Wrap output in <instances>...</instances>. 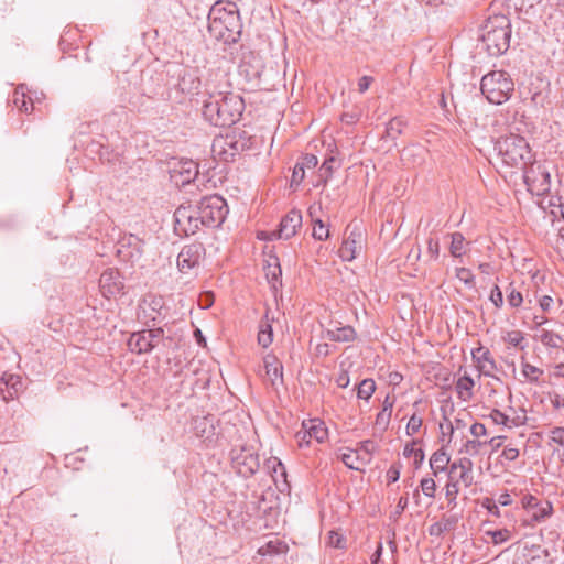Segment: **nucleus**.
Returning a JSON list of instances; mask_svg holds the SVG:
<instances>
[{
	"label": "nucleus",
	"mask_w": 564,
	"mask_h": 564,
	"mask_svg": "<svg viewBox=\"0 0 564 564\" xmlns=\"http://www.w3.org/2000/svg\"><path fill=\"white\" fill-rule=\"evenodd\" d=\"M455 275L467 288H469V289L475 288V275L473 274L470 269L464 268V267L456 268Z\"/></svg>",
	"instance_id": "nucleus-38"
},
{
	"label": "nucleus",
	"mask_w": 564,
	"mask_h": 564,
	"mask_svg": "<svg viewBox=\"0 0 564 564\" xmlns=\"http://www.w3.org/2000/svg\"><path fill=\"white\" fill-rule=\"evenodd\" d=\"M268 467L269 468H272V471H273V479L274 481H276L278 479V475L282 478H285L286 477V471H285V467L283 466V464L278 459V458H271L268 460Z\"/></svg>",
	"instance_id": "nucleus-47"
},
{
	"label": "nucleus",
	"mask_w": 564,
	"mask_h": 564,
	"mask_svg": "<svg viewBox=\"0 0 564 564\" xmlns=\"http://www.w3.org/2000/svg\"><path fill=\"white\" fill-rule=\"evenodd\" d=\"M460 480L448 478V481L445 486V498L447 500V506L451 509H454L457 506V496L459 494L458 484Z\"/></svg>",
	"instance_id": "nucleus-34"
},
{
	"label": "nucleus",
	"mask_w": 564,
	"mask_h": 564,
	"mask_svg": "<svg viewBox=\"0 0 564 564\" xmlns=\"http://www.w3.org/2000/svg\"><path fill=\"white\" fill-rule=\"evenodd\" d=\"M341 462L350 469L361 470L365 465L360 460H356V449H350L341 455Z\"/></svg>",
	"instance_id": "nucleus-43"
},
{
	"label": "nucleus",
	"mask_w": 564,
	"mask_h": 564,
	"mask_svg": "<svg viewBox=\"0 0 564 564\" xmlns=\"http://www.w3.org/2000/svg\"><path fill=\"white\" fill-rule=\"evenodd\" d=\"M552 513V503L547 500H540L538 506L534 509H532V511L529 514L531 517V521L542 522L545 519L550 518Z\"/></svg>",
	"instance_id": "nucleus-31"
},
{
	"label": "nucleus",
	"mask_w": 564,
	"mask_h": 564,
	"mask_svg": "<svg viewBox=\"0 0 564 564\" xmlns=\"http://www.w3.org/2000/svg\"><path fill=\"white\" fill-rule=\"evenodd\" d=\"M242 24L235 3L221 7L217 2L208 15V32L210 36L226 44L236 43L241 35Z\"/></svg>",
	"instance_id": "nucleus-2"
},
{
	"label": "nucleus",
	"mask_w": 564,
	"mask_h": 564,
	"mask_svg": "<svg viewBox=\"0 0 564 564\" xmlns=\"http://www.w3.org/2000/svg\"><path fill=\"white\" fill-rule=\"evenodd\" d=\"M265 380L274 390L283 384V365L274 355H267L263 358Z\"/></svg>",
	"instance_id": "nucleus-16"
},
{
	"label": "nucleus",
	"mask_w": 564,
	"mask_h": 564,
	"mask_svg": "<svg viewBox=\"0 0 564 564\" xmlns=\"http://www.w3.org/2000/svg\"><path fill=\"white\" fill-rule=\"evenodd\" d=\"M480 42L490 56H500L510 46L511 25L506 15H494L481 26Z\"/></svg>",
	"instance_id": "nucleus-3"
},
{
	"label": "nucleus",
	"mask_w": 564,
	"mask_h": 564,
	"mask_svg": "<svg viewBox=\"0 0 564 564\" xmlns=\"http://www.w3.org/2000/svg\"><path fill=\"white\" fill-rule=\"evenodd\" d=\"M492 538V542L495 544H500L506 542L510 538V532L507 529L497 530L490 533Z\"/></svg>",
	"instance_id": "nucleus-58"
},
{
	"label": "nucleus",
	"mask_w": 564,
	"mask_h": 564,
	"mask_svg": "<svg viewBox=\"0 0 564 564\" xmlns=\"http://www.w3.org/2000/svg\"><path fill=\"white\" fill-rule=\"evenodd\" d=\"M403 122L398 119H391L386 128V134L388 138L394 140L402 133Z\"/></svg>",
	"instance_id": "nucleus-40"
},
{
	"label": "nucleus",
	"mask_w": 564,
	"mask_h": 564,
	"mask_svg": "<svg viewBox=\"0 0 564 564\" xmlns=\"http://www.w3.org/2000/svg\"><path fill=\"white\" fill-rule=\"evenodd\" d=\"M302 226V214L300 210H290L280 221L279 230L276 232L280 239H290L296 234V230Z\"/></svg>",
	"instance_id": "nucleus-17"
},
{
	"label": "nucleus",
	"mask_w": 564,
	"mask_h": 564,
	"mask_svg": "<svg viewBox=\"0 0 564 564\" xmlns=\"http://www.w3.org/2000/svg\"><path fill=\"white\" fill-rule=\"evenodd\" d=\"M123 280L116 269H107L99 279V288L107 299L120 294L123 290Z\"/></svg>",
	"instance_id": "nucleus-13"
},
{
	"label": "nucleus",
	"mask_w": 564,
	"mask_h": 564,
	"mask_svg": "<svg viewBox=\"0 0 564 564\" xmlns=\"http://www.w3.org/2000/svg\"><path fill=\"white\" fill-rule=\"evenodd\" d=\"M373 80L375 79L371 76L365 75V76L360 77L358 80V91L360 94L366 93L369 89L370 85L373 83Z\"/></svg>",
	"instance_id": "nucleus-62"
},
{
	"label": "nucleus",
	"mask_w": 564,
	"mask_h": 564,
	"mask_svg": "<svg viewBox=\"0 0 564 564\" xmlns=\"http://www.w3.org/2000/svg\"><path fill=\"white\" fill-rule=\"evenodd\" d=\"M490 301L494 303V305L497 308H500L503 304V295L498 285H495V288L491 290L490 293Z\"/></svg>",
	"instance_id": "nucleus-56"
},
{
	"label": "nucleus",
	"mask_w": 564,
	"mask_h": 564,
	"mask_svg": "<svg viewBox=\"0 0 564 564\" xmlns=\"http://www.w3.org/2000/svg\"><path fill=\"white\" fill-rule=\"evenodd\" d=\"M425 256L427 261H435L440 257V242L437 239L429 238Z\"/></svg>",
	"instance_id": "nucleus-45"
},
{
	"label": "nucleus",
	"mask_w": 564,
	"mask_h": 564,
	"mask_svg": "<svg viewBox=\"0 0 564 564\" xmlns=\"http://www.w3.org/2000/svg\"><path fill=\"white\" fill-rule=\"evenodd\" d=\"M448 478L460 480V482L466 487H470L474 482L473 476V462L463 457L449 465Z\"/></svg>",
	"instance_id": "nucleus-14"
},
{
	"label": "nucleus",
	"mask_w": 564,
	"mask_h": 564,
	"mask_svg": "<svg viewBox=\"0 0 564 564\" xmlns=\"http://www.w3.org/2000/svg\"><path fill=\"white\" fill-rule=\"evenodd\" d=\"M376 391V383L372 379H364L357 387V397L369 400Z\"/></svg>",
	"instance_id": "nucleus-36"
},
{
	"label": "nucleus",
	"mask_w": 564,
	"mask_h": 564,
	"mask_svg": "<svg viewBox=\"0 0 564 564\" xmlns=\"http://www.w3.org/2000/svg\"><path fill=\"white\" fill-rule=\"evenodd\" d=\"M473 359L477 362L479 370L487 377L497 370V365L489 349L480 346L471 351Z\"/></svg>",
	"instance_id": "nucleus-21"
},
{
	"label": "nucleus",
	"mask_w": 564,
	"mask_h": 564,
	"mask_svg": "<svg viewBox=\"0 0 564 564\" xmlns=\"http://www.w3.org/2000/svg\"><path fill=\"white\" fill-rule=\"evenodd\" d=\"M550 437L552 442L564 447V427L556 426L551 430Z\"/></svg>",
	"instance_id": "nucleus-55"
},
{
	"label": "nucleus",
	"mask_w": 564,
	"mask_h": 564,
	"mask_svg": "<svg viewBox=\"0 0 564 564\" xmlns=\"http://www.w3.org/2000/svg\"><path fill=\"white\" fill-rule=\"evenodd\" d=\"M197 164L192 160L181 161L171 170V178L176 185H186L196 178Z\"/></svg>",
	"instance_id": "nucleus-15"
},
{
	"label": "nucleus",
	"mask_w": 564,
	"mask_h": 564,
	"mask_svg": "<svg viewBox=\"0 0 564 564\" xmlns=\"http://www.w3.org/2000/svg\"><path fill=\"white\" fill-rule=\"evenodd\" d=\"M120 243L121 247L118 249L119 256L124 259H129L132 262L141 258L143 253V241H141L137 236L130 235L129 237L123 238Z\"/></svg>",
	"instance_id": "nucleus-19"
},
{
	"label": "nucleus",
	"mask_w": 564,
	"mask_h": 564,
	"mask_svg": "<svg viewBox=\"0 0 564 564\" xmlns=\"http://www.w3.org/2000/svg\"><path fill=\"white\" fill-rule=\"evenodd\" d=\"M495 150L502 162L510 167L522 170L534 160L529 143L518 134L511 133L499 138L495 143Z\"/></svg>",
	"instance_id": "nucleus-4"
},
{
	"label": "nucleus",
	"mask_w": 564,
	"mask_h": 564,
	"mask_svg": "<svg viewBox=\"0 0 564 564\" xmlns=\"http://www.w3.org/2000/svg\"><path fill=\"white\" fill-rule=\"evenodd\" d=\"M335 162V159L334 158H329L327 160H325L319 169L321 171V176L322 177H325V180H327L328 177H330L332 173H333V163Z\"/></svg>",
	"instance_id": "nucleus-61"
},
{
	"label": "nucleus",
	"mask_w": 564,
	"mask_h": 564,
	"mask_svg": "<svg viewBox=\"0 0 564 564\" xmlns=\"http://www.w3.org/2000/svg\"><path fill=\"white\" fill-rule=\"evenodd\" d=\"M469 242L466 241L462 232L451 234L449 253L454 258H462L468 251Z\"/></svg>",
	"instance_id": "nucleus-29"
},
{
	"label": "nucleus",
	"mask_w": 564,
	"mask_h": 564,
	"mask_svg": "<svg viewBox=\"0 0 564 564\" xmlns=\"http://www.w3.org/2000/svg\"><path fill=\"white\" fill-rule=\"evenodd\" d=\"M232 468L242 477L249 478L259 469V457L251 448L240 447L231 451Z\"/></svg>",
	"instance_id": "nucleus-7"
},
{
	"label": "nucleus",
	"mask_w": 564,
	"mask_h": 564,
	"mask_svg": "<svg viewBox=\"0 0 564 564\" xmlns=\"http://www.w3.org/2000/svg\"><path fill=\"white\" fill-rule=\"evenodd\" d=\"M401 466L398 464H393L387 471V479L389 484L395 482L400 478Z\"/></svg>",
	"instance_id": "nucleus-59"
},
{
	"label": "nucleus",
	"mask_w": 564,
	"mask_h": 564,
	"mask_svg": "<svg viewBox=\"0 0 564 564\" xmlns=\"http://www.w3.org/2000/svg\"><path fill=\"white\" fill-rule=\"evenodd\" d=\"M485 444L486 442H480L478 440H467L460 452H464L470 456H475L479 453L480 447Z\"/></svg>",
	"instance_id": "nucleus-48"
},
{
	"label": "nucleus",
	"mask_w": 564,
	"mask_h": 564,
	"mask_svg": "<svg viewBox=\"0 0 564 564\" xmlns=\"http://www.w3.org/2000/svg\"><path fill=\"white\" fill-rule=\"evenodd\" d=\"M364 234L358 225L349 224L345 231V238L338 250L343 261H352L364 247Z\"/></svg>",
	"instance_id": "nucleus-9"
},
{
	"label": "nucleus",
	"mask_w": 564,
	"mask_h": 564,
	"mask_svg": "<svg viewBox=\"0 0 564 564\" xmlns=\"http://www.w3.org/2000/svg\"><path fill=\"white\" fill-rule=\"evenodd\" d=\"M151 334H145L144 330L131 334L128 339V347L134 354H144L151 351L155 344H151Z\"/></svg>",
	"instance_id": "nucleus-22"
},
{
	"label": "nucleus",
	"mask_w": 564,
	"mask_h": 564,
	"mask_svg": "<svg viewBox=\"0 0 564 564\" xmlns=\"http://www.w3.org/2000/svg\"><path fill=\"white\" fill-rule=\"evenodd\" d=\"M489 417L496 423V424H501V425H505V426H511L510 423L517 425V423L514 422V420H511L508 415H506L505 413H502L500 410L498 409H494L491 411V413L489 414Z\"/></svg>",
	"instance_id": "nucleus-46"
},
{
	"label": "nucleus",
	"mask_w": 564,
	"mask_h": 564,
	"mask_svg": "<svg viewBox=\"0 0 564 564\" xmlns=\"http://www.w3.org/2000/svg\"><path fill=\"white\" fill-rule=\"evenodd\" d=\"M141 308L147 317L151 321H156L162 316V310L164 308L163 299L150 295L143 300Z\"/></svg>",
	"instance_id": "nucleus-24"
},
{
	"label": "nucleus",
	"mask_w": 564,
	"mask_h": 564,
	"mask_svg": "<svg viewBox=\"0 0 564 564\" xmlns=\"http://www.w3.org/2000/svg\"><path fill=\"white\" fill-rule=\"evenodd\" d=\"M542 553L543 551L540 546L532 550L525 547L523 552L517 556L514 564H545V558Z\"/></svg>",
	"instance_id": "nucleus-30"
},
{
	"label": "nucleus",
	"mask_w": 564,
	"mask_h": 564,
	"mask_svg": "<svg viewBox=\"0 0 564 564\" xmlns=\"http://www.w3.org/2000/svg\"><path fill=\"white\" fill-rule=\"evenodd\" d=\"M208 98L203 104L204 118L215 127H230L241 117L243 99L231 91H221L228 84L227 70L221 66L208 68L205 77Z\"/></svg>",
	"instance_id": "nucleus-1"
},
{
	"label": "nucleus",
	"mask_w": 564,
	"mask_h": 564,
	"mask_svg": "<svg viewBox=\"0 0 564 564\" xmlns=\"http://www.w3.org/2000/svg\"><path fill=\"white\" fill-rule=\"evenodd\" d=\"M264 272L268 281L272 284L279 281L282 271L280 268L279 259L276 257H270L264 265Z\"/></svg>",
	"instance_id": "nucleus-32"
},
{
	"label": "nucleus",
	"mask_w": 564,
	"mask_h": 564,
	"mask_svg": "<svg viewBox=\"0 0 564 564\" xmlns=\"http://www.w3.org/2000/svg\"><path fill=\"white\" fill-rule=\"evenodd\" d=\"M474 386L475 381L469 375L465 373L463 377H460L455 386L458 399L464 402L469 401L473 397Z\"/></svg>",
	"instance_id": "nucleus-28"
},
{
	"label": "nucleus",
	"mask_w": 564,
	"mask_h": 564,
	"mask_svg": "<svg viewBox=\"0 0 564 564\" xmlns=\"http://www.w3.org/2000/svg\"><path fill=\"white\" fill-rule=\"evenodd\" d=\"M200 224L206 227H218L225 220L227 203L219 195L203 197L196 206Z\"/></svg>",
	"instance_id": "nucleus-6"
},
{
	"label": "nucleus",
	"mask_w": 564,
	"mask_h": 564,
	"mask_svg": "<svg viewBox=\"0 0 564 564\" xmlns=\"http://www.w3.org/2000/svg\"><path fill=\"white\" fill-rule=\"evenodd\" d=\"M328 236L327 226L321 219H313V237L317 240H326Z\"/></svg>",
	"instance_id": "nucleus-42"
},
{
	"label": "nucleus",
	"mask_w": 564,
	"mask_h": 564,
	"mask_svg": "<svg viewBox=\"0 0 564 564\" xmlns=\"http://www.w3.org/2000/svg\"><path fill=\"white\" fill-rule=\"evenodd\" d=\"M503 340L513 347L520 348L521 350L524 349V346L522 345L524 341V336L520 330L507 332V334L503 336Z\"/></svg>",
	"instance_id": "nucleus-39"
},
{
	"label": "nucleus",
	"mask_w": 564,
	"mask_h": 564,
	"mask_svg": "<svg viewBox=\"0 0 564 564\" xmlns=\"http://www.w3.org/2000/svg\"><path fill=\"white\" fill-rule=\"evenodd\" d=\"M23 389L22 378L18 375L3 373L0 378V395L4 401L13 400Z\"/></svg>",
	"instance_id": "nucleus-18"
},
{
	"label": "nucleus",
	"mask_w": 564,
	"mask_h": 564,
	"mask_svg": "<svg viewBox=\"0 0 564 564\" xmlns=\"http://www.w3.org/2000/svg\"><path fill=\"white\" fill-rule=\"evenodd\" d=\"M541 343L551 348H556L560 346V343L562 341V338L560 335L550 332V330H543L540 336Z\"/></svg>",
	"instance_id": "nucleus-41"
},
{
	"label": "nucleus",
	"mask_w": 564,
	"mask_h": 564,
	"mask_svg": "<svg viewBox=\"0 0 564 564\" xmlns=\"http://www.w3.org/2000/svg\"><path fill=\"white\" fill-rule=\"evenodd\" d=\"M304 176H305V170L302 167V165L296 163L293 169V173H292L291 186L300 185L301 182L304 180Z\"/></svg>",
	"instance_id": "nucleus-54"
},
{
	"label": "nucleus",
	"mask_w": 564,
	"mask_h": 564,
	"mask_svg": "<svg viewBox=\"0 0 564 564\" xmlns=\"http://www.w3.org/2000/svg\"><path fill=\"white\" fill-rule=\"evenodd\" d=\"M440 523L445 532L452 531L456 528L458 523V517L455 514L448 517L444 516Z\"/></svg>",
	"instance_id": "nucleus-53"
},
{
	"label": "nucleus",
	"mask_w": 564,
	"mask_h": 564,
	"mask_svg": "<svg viewBox=\"0 0 564 564\" xmlns=\"http://www.w3.org/2000/svg\"><path fill=\"white\" fill-rule=\"evenodd\" d=\"M378 449V445L372 440H366L359 443L356 448V460H360L361 465L370 464L372 454Z\"/></svg>",
	"instance_id": "nucleus-27"
},
{
	"label": "nucleus",
	"mask_w": 564,
	"mask_h": 564,
	"mask_svg": "<svg viewBox=\"0 0 564 564\" xmlns=\"http://www.w3.org/2000/svg\"><path fill=\"white\" fill-rule=\"evenodd\" d=\"M470 433L475 437H480L487 434V429L482 423H474L470 426Z\"/></svg>",
	"instance_id": "nucleus-64"
},
{
	"label": "nucleus",
	"mask_w": 564,
	"mask_h": 564,
	"mask_svg": "<svg viewBox=\"0 0 564 564\" xmlns=\"http://www.w3.org/2000/svg\"><path fill=\"white\" fill-rule=\"evenodd\" d=\"M214 301H215L214 293L205 292V293L200 294V296L198 299V305L202 308L206 310V308H209L214 304Z\"/></svg>",
	"instance_id": "nucleus-57"
},
{
	"label": "nucleus",
	"mask_w": 564,
	"mask_h": 564,
	"mask_svg": "<svg viewBox=\"0 0 564 564\" xmlns=\"http://www.w3.org/2000/svg\"><path fill=\"white\" fill-rule=\"evenodd\" d=\"M422 419L416 415V414H413L410 419H409V422L406 424V434L408 435H414L415 433L419 432L420 427L422 426Z\"/></svg>",
	"instance_id": "nucleus-50"
},
{
	"label": "nucleus",
	"mask_w": 564,
	"mask_h": 564,
	"mask_svg": "<svg viewBox=\"0 0 564 564\" xmlns=\"http://www.w3.org/2000/svg\"><path fill=\"white\" fill-rule=\"evenodd\" d=\"M523 182L532 194H543L550 187V174L540 164L532 163L522 169Z\"/></svg>",
	"instance_id": "nucleus-8"
},
{
	"label": "nucleus",
	"mask_w": 564,
	"mask_h": 564,
	"mask_svg": "<svg viewBox=\"0 0 564 564\" xmlns=\"http://www.w3.org/2000/svg\"><path fill=\"white\" fill-rule=\"evenodd\" d=\"M13 104L14 106L23 112H29L30 109H33V102L31 99L26 100V95L24 91V86H19L13 94Z\"/></svg>",
	"instance_id": "nucleus-33"
},
{
	"label": "nucleus",
	"mask_w": 564,
	"mask_h": 564,
	"mask_svg": "<svg viewBox=\"0 0 564 564\" xmlns=\"http://www.w3.org/2000/svg\"><path fill=\"white\" fill-rule=\"evenodd\" d=\"M480 90L489 102L502 105L511 97L514 83L507 72L492 70L481 78Z\"/></svg>",
	"instance_id": "nucleus-5"
},
{
	"label": "nucleus",
	"mask_w": 564,
	"mask_h": 564,
	"mask_svg": "<svg viewBox=\"0 0 564 564\" xmlns=\"http://www.w3.org/2000/svg\"><path fill=\"white\" fill-rule=\"evenodd\" d=\"M245 142L236 140L235 135H226L214 140L213 152L223 161H230L245 149Z\"/></svg>",
	"instance_id": "nucleus-12"
},
{
	"label": "nucleus",
	"mask_w": 564,
	"mask_h": 564,
	"mask_svg": "<svg viewBox=\"0 0 564 564\" xmlns=\"http://www.w3.org/2000/svg\"><path fill=\"white\" fill-rule=\"evenodd\" d=\"M420 487L422 492L430 498H433L435 496L436 491V484L433 478L426 477L423 478L420 482Z\"/></svg>",
	"instance_id": "nucleus-49"
},
{
	"label": "nucleus",
	"mask_w": 564,
	"mask_h": 564,
	"mask_svg": "<svg viewBox=\"0 0 564 564\" xmlns=\"http://www.w3.org/2000/svg\"><path fill=\"white\" fill-rule=\"evenodd\" d=\"M272 321L273 318H269V313L267 312L259 325L258 343L263 348L269 347L273 341Z\"/></svg>",
	"instance_id": "nucleus-26"
},
{
	"label": "nucleus",
	"mask_w": 564,
	"mask_h": 564,
	"mask_svg": "<svg viewBox=\"0 0 564 564\" xmlns=\"http://www.w3.org/2000/svg\"><path fill=\"white\" fill-rule=\"evenodd\" d=\"M327 545L334 549L344 550L346 549V539L343 534L336 531H330L328 533Z\"/></svg>",
	"instance_id": "nucleus-44"
},
{
	"label": "nucleus",
	"mask_w": 564,
	"mask_h": 564,
	"mask_svg": "<svg viewBox=\"0 0 564 564\" xmlns=\"http://www.w3.org/2000/svg\"><path fill=\"white\" fill-rule=\"evenodd\" d=\"M522 376L530 382H538L540 377L543 375V370L529 364H522Z\"/></svg>",
	"instance_id": "nucleus-37"
},
{
	"label": "nucleus",
	"mask_w": 564,
	"mask_h": 564,
	"mask_svg": "<svg viewBox=\"0 0 564 564\" xmlns=\"http://www.w3.org/2000/svg\"><path fill=\"white\" fill-rule=\"evenodd\" d=\"M540 500L541 499L536 498L535 496L528 494L522 497L521 505L527 510V512L530 513L532 509L538 506Z\"/></svg>",
	"instance_id": "nucleus-52"
},
{
	"label": "nucleus",
	"mask_w": 564,
	"mask_h": 564,
	"mask_svg": "<svg viewBox=\"0 0 564 564\" xmlns=\"http://www.w3.org/2000/svg\"><path fill=\"white\" fill-rule=\"evenodd\" d=\"M419 441H413L412 443H409L403 448V456L406 458L413 457L414 458V467L417 469L421 467L422 463L424 462L425 455L424 451L422 448H415L414 445Z\"/></svg>",
	"instance_id": "nucleus-35"
},
{
	"label": "nucleus",
	"mask_w": 564,
	"mask_h": 564,
	"mask_svg": "<svg viewBox=\"0 0 564 564\" xmlns=\"http://www.w3.org/2000/svg\"><path fill=\"white\" fill-rule=\"evenodd\" d=\"M204 254L205 248L200 242L184 246L177 257V267L180 271L187 273L197 268Z\"/></svg>",
	"instance_id": "nucleus-11"
},
{
	"label": "nucleus",
	"mask_w": 564,
	"mask_h": 564,
	"mask_svg": "<svg viewBox=\"0 0 564 564\" xmlns=\"http://www.w3.org/2000/svg\"><path fill=\"white\" fill-rule=\"evenodd\" d=\"M501 456L510 462L516 460L519 456V449L511 446H506L501 453Z\"/></svg>",
	"instance_id": "nucleus-63"
},
{
	"label": "nucleus",
	"mask_w": 564,
	"mask_h": 564,
	"mask_svg": "<svg viewBox=\"0 0 564 564\" xmlns=\"http://www.w3.org/2000/svg\"><path fill=\"white\" fill-rule=\"evenodd\" d=\"M199 225L202 224L196 207L180 206L174 212V229L178 235H194Z\"/></svg>",
	"instance_id": "nucleus-10"
},
{
	"label": "nucleus",
	"mask_w": 564,
	"mask_h": 564,
	"mask_svg": "<svg viewBox=\"0 0 564 564\" xmlns=\"http://www.w3.org/2000/svg\"><path fill=\"white\" fill-rule=\"evenodd\" d=\"M507 301L511 307H519L523 302V297L519 291L516 289H510L507 295Z\"/></svg>",
	"instance_id": "nucleus-51"
},
{
	"label": "nucleus",
	"mask_w": 564,
	"mask_h": 564,
	"mask_svg": "<svg viewBox=\"0 0 564 564\" xmlns=\"http://www.w3.org/2000/svg\"><path fill=\"white\" fill-rule=\"evenodd\" d=\"M303 437L300 442L305 441L306 436H308L310 443L311 440H315L317 443H323L328 435L327 429L325 424L319 420H310L308 422H303Z\"/></svg>",
	"instance_id": "nucleus-20"
},
{
	"label": "nucleus",
	"mask_w": 564,
	"mask_h": 564,
	"mask_svg": "<svg viewBox=\"0 0 564 564\" xmlns=\"http://www.w3.org/2000/svg\"><path fill=\"white\" fill-rule=\"evenodd\" d=\"M300 165H302V167L305 170V169H313L317 165L318 163V159L316 155L314 154H305L303 158H302V161L301 162H297Z\"/></svg>",
	"instance_id": "nucleus-60"
},
{
	"label": "nucleus",
	"mask_w": 564,
	"mask_h": 564,
	"mask_svg": "<svg viewBox=\"0 0 564 564\" xmlns=\"http://www.w3.org/2000/svg\"><path fill=\"white\" fill-rule=\"evenodd\" d=\"M325 338L333 341L349 343L356 338V332L351 326L328 328L325 332Z\"/></svg>",
	"instance_id": "nucleus-25"
},
{
	"label": "nucleus",
	"mask_w": 564,
	"mask_h": 564,
	"mask_svg": "<svg viewBox=\"0 0 564 564\" xmlns=\"http://www.w3.org/2000/svg\"><path fill=\"white\" fill-rule=\"evenodd\" d=\"M451 464V457L443 447L434 452L430 458V467L435 477L441 473L449 470Z\"/></svg>",
	"instance_id": "nucleus-23"
}]
</instances>
